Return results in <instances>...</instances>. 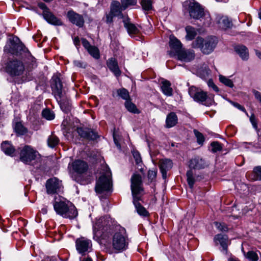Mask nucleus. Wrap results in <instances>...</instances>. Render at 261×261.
<instances>
[{
  "label": "nucleus",
  "mask_w": 261,
  "mask_h": 261,
  "mask_svg": "<svg viewBox=\"0 0 261 261\" xmlns=\"http://www.w3.org/2000/svg\"><path fill=\"white\" fill-rule=\"evenodd\" d=\"M28 59L22 61L14 59L10 60L6 67V72L12 77L21 75L24 72L29 73L34 68L37 67L35 58L29 53L27 54Z\"/></svg>",
  "instance_id": "f257e3e1"
},
{
  "label": "nucleus",
  "mask_w": 261,
  "mask_h": 261,
  "mask_svg": "<svg viewBox=\"0 0 261 261\" xmlns=\"http://www.w3.org/2000/svg\"><path fill=\"white\" fill-rule=\"evenodd\" d=\"M52 203L57 214L62 217L73 219L77 216L78 213L75 206L64 198L56 195Z\"/></svg>",
  "instance_id": "f03ea898"
},
{
  "label": "nucleus",
  "mask_w": 261,
  "mask_h": 261,
  "mask_svg": "<svg viewBox=\"0 0 261 261\" xmlns=\"http://www.w3.org/2000/svg\"><path fill=\"white\" fill-rule=\"evenodd\" d=\"M130 187L133 197V203L138 214L143 217L148 216V212L139 202L141 200V192L143 191L142 177L140 175L133 174L131 178Z\"/></svg>",
  "instance_id": "7ed1b4c3"
},
{
  "label": "nucleus",
  "mask_w": 261,
  "mask_h": 261,
  "mask_svg": "<svg viewBox=\"0 0 261 261\" xmlns=\"http://www.w3.org/2000/svg\"><path fill=\"white\" fill-rule=\"evenodd\" d=\"M190 16L194 19L201 20L204 18L205 25H209L211 18L208 12H204L202 7L195 0H189L185 2Z\"/></svg>",
  "instance_id": "20e7f679"
},
{
  "label": "nucleus",
  "mask_w": 261,
  "mask_h": 261,
  "mask_svg": "<svg viewBox=\"0 0 261 261\" xmlns=\"http://www.w3.org/2000/svg\"><path fill=\"white\" fill-rule=\"evenodd\" d=\"M218 42V38L215 36H210L205 39L198 37L193 42L192 47L200 48L203 54L208 55L213 51Z\"/></svg>",
  "instance_id": "39448f33"
},
{
  "label": "nucleus",
  "mask_w": 261,
  "mask_h": 261,
  "mask_svg": "<svg viewBox=\"0 0 261 261\" xmlns=\"http://www.w3.org/2000/svg\"><path fill=\"white\" fill-rule=\"evenodd\" d=\"M129 244V239L124 228L120 227L114 233L112 239V246L115 250L122 252L125 250Z\"/></svg>",
  "instance_id": "423d86ee"
},
{
  "label": "nucleus",
  "mask_w": 261,
  "mask_h": 261,
  "mask_svg": "<svg viewBox=\"0 0 261 261\" xmlns=\"http://www.w3.org/2000/svg\"><path fill=\"white\" fill-rule=\"evenodd\" d=\"M112 173L108 167H106V173L99 177L96 181L95 191L99 194L105 192H112Z\"/></svg>",
  "instance_id": "0eeeda50"
},
{
  "label": "nucleus",
  "mask_w": 261,
  "mask_h": 261,
  "mask_svg": "<svg viewBox=\"0 0 261 261\" xmlns=\"http://www.w3.org/2000/svg\"><path fill=\"white\" fill-rule=\"evenodd\" d=\"M189 93L194 101L205 106H211L214 102L213 95H207L206 92L194 87L189 89Z\"/></svg>",
  "instance_id": "6e6552de"
},
{
  "label": "nucleus",
  "mask_w": 261,
  "mask_h": 261,
  "mask_svg": "<svg viewBox=\"0 0 261 261\" xmlns=\"http://www.w3.org/2000/svg\"><path fill=\"white\" fill-rule=\"evenodd\" d=\"M40 156L39 152L31 145H25L19 148V160L26 165H30L32 161Z\"/></svg>",
  "instance_id": "1a4fd4ad"
},
{
  "label": "nucleus",
  "mask_w": 261,
  "mask_h": 261,
  "mask_svg": "<svg viewBox=\"0 0 261 261\" xmlns=\"http://www.w3.org/2000/svg\"><path fill=\"white\" fill-rule=\"evenodd\" d=\"M75 248L77 252L82 256L91 251L92 244L90 240L84 237L77 238L75 240Z\"/></svg>",
  "instance_id": "9d476101"
},
{
  "label": "nucleus",
  "mask_w": 261,
  "mask_h": 261,
  "mask_svg": "<svg viewBox=\"0 0 261 261\" xmlns=\"http://www.w3.org/2000/svg\"><path fill=\"white\" fill-rule=\"evenodd\" d=\"M45 187L48 194L55 195V196L61 192L63 188L62 181L56 177L50 178L47 180Z\"/></svg>",
  "instance_id": "9b49d317"
},
{
  "label": "nucleus",
  "mask_w": 261,
  "mask_h": 261,
  "mask_svg": "<svg viewBox=\"0 0 261 261\" xmlns=\"http://www.w3.org/2000/svg\"><path fill=\"white\" fill-rule=\"evenodd\" d=\"M52 93L56 100H59L63 96V85L58 74H54L50 80Z\"/></svg>",
  "instance_id": "f8f14e48"
},
{
  "label": "nucleus",
  "mask_w": 261,
  "mask_h": 261,
  "mask_svg": "<svg viewBox=\"0 0 261 261\" xmlns=\"http://www.w3.org/2000/svg\"><path fill=\"white\" fill-rule=\"evenodd\" d=\"M76 132L83 139L87 140H95L98 137L97 134L91 128L86 127H77Z\"/></svg>",
  "instance_id": "ddd939ff"
},
{
  "label": "nucleus",
  "mask_w": 261,
  "mask_h": 261,
  "mask_svg": "<svg viewBox=\"0 0 261 261\" xmlns=\"http://www.w3.org/2000/svg\"><path fill=\"white\" fill-rule=\"evenodd\" d=\"M195 56L193 50L184 48H182L175 55L177 60L185 62H189L193 60Z\"/></svg>",
  "instance_id": "4468645a"
},
{
  "label": "nucleus",
  "mask_w": 261,
  "mask_h": 261,
  "mask_svg": "<svg viewBox=\"0 0 261 261\" xmlns=\"http://www.w3.org/2000/svg\"><path fill=\"white\" fill-rule=\"evenodd\" d=\"M169 45L171 50L168 51V53L170 57H175L176 54L182 49L181 42L174 36H170Z\"/></svg>",
  "instance_id": "2eb2a0df"
},
{
  "label": "nucleus",
  "mask_w": 261,
  "mask_h": 261,
  "mask_svg": "<svg viewBox=\"0 0 261 261\" xmlns=\"http://www.w3.org/2000/svg\"><path fill=\"white\" fill-rule=\"evenodd\" d=\"M67 17L69 21L73 24L81 28L84 24V20L82 15L75 12L73 10H69L67 13Z\"/></svg>",
  "instance_id": "dca6fc26"
},
{
  "label": "nucleus",
  "mask_w": 261,
  "mask_h": 261,
  "mask_svg": "<svg viewBox=\"0 0 261 261\" xmlns=\"http://www.w3.org/2000/svg\"><path fill=\"white\" fill-rule=\"evenodd\" d=\"M42 15L44 19L49 24L57 26L63 25V22L61 19L57 17L50 11H45L44 14H42Z\"/></svg>",
  "instance_id": "f3484780"
},
{
  "label": "nucleus",
  "mask_w": 261,
  "mask_h": 261,
  "mask_svg": "<svg viewBox=\"0 0 261 261\" xmlns=\"http://www.w3.org/2000/svg\"><path fill=\"white\" fill-rule=\"evenodd\" d=\"M172 162L170 159H164L160 160L159 168L164 179L166 178L167 172L172 168Z\"/></svg>",
  "instance_id": "a211bd4d"
},
{
  "label": "nucleus",
  "mask_w": 261,
  "mask_h": 261,
  "mask_svg": "<svg viewBox=\"0 0 261 261\" xmlns=\"http://www.w3.org/2000/svg\"><path fill=\"white\" fill-rule=\"evenodd\" d=\"M71 166L73 170L78 174L85 173L88 168L87 163L81 160H77L74 161L72 163Z\"/></svg>",
  "instance_id": "6ab92c4d"
},
{
  "label": "nucleus",
  "mask_w": 261,
  "mask_h": 261,
  "mask_svg": "<svg viewBox=\"0 0 261 261\" xmlns=\"http://www.w3.org/2000/svg\"><path fill=\"white\" fill-rule=\"evenodd\" d=\"M110 227L109 220L105 217L99 219L93 226V231L95 233L96 229L101 230L102 232L107 230Z\"/></svg>",
  "instance_id": "aec40b11"
},
{
  "label": "nucleus",
  "mask_w": 261,
  "mask_h": 261,
  "mask_svg": "<svg viewBox=\"0 0 261 261\" xmlns=\"http://www.w3.org/2000/svg\"><path fill=\"white\" fill-rule=\"evenodd\" d=\"M107 65L109 70L115 76L119 77L121 75V71L118 66V62L115 58L109 59L107 62Z\"/></svg>",
  "instance_id": "412c9836"
},
{
  "label": "nucleus",
  "mask_w": 261,
  "mask_h": 261,
  "mask_svg": "<svg viewBox=\"0 0 261 261\" xmlns=\"http://www.w3.org/2000/svg\"><path fill=\"white\" fill-rule=\"evenodd\" d=\"M206 166L204 160L197 156L191 159L189 162V167L191 169H200Z\"/></svg>",
  "instance_id": "4be33fe9"
},
{
  "label": "nucleus",
  "mask_w": 261,
  "mask_h": 261,
  "mask_svg": "<svg viewBox=\"0 0 261 261\" xmlns=\"http://www.w3.org/2000/svg\"><path fill=\"white\" fill-rule=\"evenodd\" d=\"M12 46L11 47V53L12 54L15 55H22L23 53L25 54V56L27 58L28 57L27 54L29 53L30 54H31L30 52L27 51V49L22 43L12 44Z\"/></svg>",
  "instance_id": "5701e85b"
},
{
  "label": "nucleus",
  "mask_w": 261,
  "mask_h": 261,
  "mask_svg": "<svg viewBox=\"0 0 261 261\" xmlns=\"http://www.w3.org/2000/svg\"><path fill=\"white\" fill-rule=\"evenodd\" d=\"M1 148L7 155L11 156L16 155V152L14 147L8 141H4L1 144Z\"/></svg>",
  "instance_id": "b1692460"
},
{
  "label": "nucleus",
  "mask_w": 261,
  "mask_h": 261,
  "mask_svg": "<svg viewBox=\"0 0 261 261\" xmlns=\"http://www.w3.org/2000/svg\"><path fill=\"white\" fill-rule=\"evenodd\" d=\"M122 5L117 1H113L111 5L110 11L116 16L122 15V11L124 10Z\"/></svg>",
  "instance_id": "393cba45"
},
{
  "label": "nucleus",
  "mask_w": 261,
  "mask_h": 261,
  "mask_svg": "<svg viewBox=\"0 0 261 261\" xmlns=\"http://www.w3.org/2000/svg\"><path fill=\"white\" fill-rule=\"evenodd\" d=\"M235 51L239 55L240 58L246 61L249 58V53L247 48L243 45H237L234 47Z\"/></svg>",
  "instance_id": "a878e982"
},
{
  "label": "nucleus",
  "mask_w": 261,
  "mask_h": 261,
  "mask_svg": "<svg viewBox=\"0 0 261 261\" xmlns=\"http://www.w3.org/2000/svg\"><path fill=\"white\" fill-rule=\"evenodd\" d=\"M171 84L168 80H164L161 83V90L162 92L167 96H171L173 95V89Z\"/></svg>",
  "instance_id": "bb28decb"
},
{
  "label": "nucleus",
  "mask_w": 261,
  "mask_h": 261,
  "mask_svg": "<svg viewBox=\"0 0 261 261\" xmlns=\"http://www.w3.org/2000/svg\"><path fill=\"white\" fill-rule=\"evenodd\" d=\"M214 241L217 243L218 242L222 247L223 250L227 251V242L228 237L226 235L222 234H218L215 236L214 238Z\"/></svg>",
  "instance_id": "cd10ccee"
},
{
  "label": "nucleus",
  "mask_w": 261,
  "mask_h": 261,
  "mask_svg": "<svg viewBox=\"0 0 261 261\" xmlns=\"http://www.w3.org/2000/svg\"><path fill=\"white\" fill-rule=\"evenodd\" d=\"M178 121V118L174 112H170L166 117V125L168 128L172 127L175 126Z\"/></svg>",
  "instance_id": "c85d7f7f"
},
{
  "label": "nucleus",
  "mask_w": 261,
  "mask_h": 261,
  "mask_svg": "<svg viewBox=\"0 0 261 261\" xmlns=\"http://www.w3.org/2000/svg\"><path fill=\"white\" fill-rule=\"evenodd\" d=\"M124 26L126 29L128 33L130 35H135L139 33L138 28L133 23L128 21V19L123 20Z\"/></svg>",
  "instance_id": "c756f323"
},
{
  "label": "nucleus",
  "mask_w": 261,
  "mask_h": 261,
  "mask_svg": "<svg viewBox=\"0 0 261 261\" xmlns=\"http://www.w3.org/2000/svg\"><path fill=\"white\" fill-rule=\"evenodd\" d=\"M62 110L65 113H68L71 109V103L69 100H65L62 97H61L60 100H57Z\"/></svg>",
  "instance_id": "7c9ffc66"
},
{
  "label": "nucleus",
  "mask_w": 261,
  "mask_h": 261,
  "mask_svg": "<svg viewBox=\"0 0 261 261\" xmlns=\"http://www.w3.org/2000/svg\"><path fill=\"white\" fill-rule=\"evenodd\" d=\"M185 30L187 33L186 36L187 40L190 41L193 40L197 35L196 29L191 26L189 25L186 27Z\"/></svg>",
  "instance_id": "2f4dec72"
},
{
  "label": "nucleus",
  "mask_w": 261,
  "mask_h": 261,
  "mask_svg": "<svg viewBox=\"0 0 261 261\" xmlns=\"http://www.w3.org/2000/svg\"><path fill=\"white\" fill-rule=\"evenodd\" d=\"M14 129L15 132L19 135H24L27 132V129L20 122H17L16 123Z\"/></svg>",
  "instance_id": "473e14b6"
},
{
  "label": "nucleus",
  "mask_w": 261,
  "mask_h": 261,
  "mask_svg": "<svg viewBox=\"0 0 261 261\" xmlns=\"http://www.w3.org/2000/svg\"><path fill=\"white\" fill-rule=\"evenodd\" d=\"M59 142V138L54 134H51L47 139V144L49 147L54 148L57 146Z\"/></svg>",
  "instance_id": "72a5a7b5"
},
{
  "label": "nucleus",
  "mask_w": 261,
  "mask_h": 261,
  "mask_svg": "<svg viewBox=\"0 0 261 261\" xmlns=\"http://www.w3.org/2000/svg\"><path fill=\"white\" fill-rule=\"evenodd\" d=\"M125 107L128 111L134 114H139V110L137 108L136 105L130 101L129 100L125 102Z\"/></svg>",
  "instance_id": "f704fd0d"
},
{
  "label": "nucleus",
  "mask_w": 261,
  "mask_h": 261,
  "mask_svg": "<svg viewBox=\"0 0 261 261\" xmlns=\"http://www.w3.org/2000/svg\"><path fill=\"white\" fill-rule=\"evenodd\" d=\"M187 182L191 189L193 188L195 184V178L192 170H189L187 172Z\"/></svg>",
  "instance_id": "c9c22d12"
},
{
  "label": "nucleus",
  "mask_w": 261,
  "mask_h": 261,
  "mask_svg": "<svg viewBox=\"0 0 261 261\" xmlns=\"http://www.w3.org/2000/svg\"><path fill=\"white\" fill-rule=\"evenodd\" d=\"M87 51L94 59H98L100 58L99 51L97 47L92 46Z\"/></svg>",
  "instance_id": "e433bc0d"
},
{
  "label": "nucleus",
  "mask_w": 261,
  "mask_h": 261,
  "mask_svg": "<svg viewBox=\"0 0 261 261\" xmlns=\"http://www.w3.org/2000/svg\"><path fill=\"white\" fill-rule=\"evenodd\" d=\"M42 115L44 118L48 120H53L55 117L54 113L48 109L43 110Z\"/></svg>",
  "instance_id": "4c0bfd02"
},
{
  "label": "nucleus",
  "mask_w": 261,
  "mask_h": 261,
  "mask_svg": "<svg viewBox=\"0 0 261 261\" xmlns=\"http://www.w3.org/2000/svg\"><path fill=\"white\" fill-rule=\"evenodd\" d=\"M118 95L122 99L127 101L129 100L128 91L125 88L119 89L117 90Z\"/></svg>",
  "instance_id": "58836bf2"
},
{
  "label": "nucleus",
  "mask_w": 261,
  "mask_h": 261,
  "mask_svg": "<svg viewBox=\"0 0 261 261\" xmlns=\"http://www.w3.org/2000/svg\"><path fill=\"white\" fill-rule=\"evenodd\" d=\"M219 23L221 24V27L225 29L230 28L232 25V22L226 17H222Z\"/></svg>",
  "instance_id": "ea45409f"
},
{
  "label": "nucleus",
  "mask_w": 261,
  "mask_h": 261,
  "mask_svg": "<svg viewBox=\"0 0 261 261\" xmlns=\"http://www.w3.org/2000/svg\"><path fill=\"white\" fill-rule=\"evenodd\" d=\"M211 151L213 153L221 151L222 149V146L220 143L218 141H214L211 143Z\"/></svg>",
  "instance_id": "a19ab883"
},
{
  "label": "nucleus",
  "mask_w": 261,
  "mask_h": 261,
  "mask_svg": "<svg viewBox=\"0 0 261 261\" xmlns=\"http://www.w3.org/2000/svg\"><path fill=\"white\" fill-rule=\"evenodd\" d=\"M219 80L222 83H223L226 86H228L230 88H232L233 87V84L232 81L229 79L224 76L221 75H220Z\"/></svg>",
  "instance_id": "79ce46f5"
},
{
  "label": "nucleus",
  "mask_w": 261,
  "mask_h": 261,
  "mask_svg": "<svg viewBox=\"0 0 261 261\" xmlns=\"http://www.w3.org/2000/svg\"><path fill=\"white\" fill-rule=\"evenodd\" d=\"M194 133L196 137L197 142L199 144L202 145L204 142L205 138L202 133L199 132L196 129L194 130Z\"/></svg>",
  "instance_id": "37998d69"
},
{
  "label": "nucleus",
  "mask_w": 261,
  "mask_h": 261,
  "mask_svg": "<svg viewBox=\"0 0 261 261\" xmlns=\"http://www.w3.org/2000/svg\"><path fill=\"white\" fill-rule=\"evenodd\" d=\"M254 178L256 180H261V166H256L253 168Z\"/></svg>",
  "instance_id": "c03bdc74"
},
{
  "label": "nucleus",
  "mask_w": 261,
  "mask_h": 261,
  "mask_svg": "<svg viewBox=\"0 0 261 261\" xmlns=\"http://www.w3.org/2000/svg\"><path fill=\"white\" fill-rule=\"evenodd\" d=\"M141 4L143 10L149 11L152 9V2L151 0H142Z\"/></svg>",
  "instance_id": "a18cd8bd"
},
{
  "label": "nucleus",
  "mask_w": 261,
  "mask_h": 261,
  "mask_svg": "<svg viewBox=\"0 0 261 261\" xmlns=\"http://www.w3.org/2000/svg\"><path fill=\"white\" fill-rule=\"evenodd\" d=\"M245 256L250 261H257L258 256L257 254L253 251H248Z\"/></svg>",
  "instance_id": "49530a36"
},
{
  "label": "nucleus",
  "mask_w": 261,
  "mask_h": 261,
  "mask_svg": "<svg viewBox=\"0 0 261 261\" xmlns=\"http://www.w3.org/2000/svg\"><path fill=\"white\" fill-rule=\"evenodd\" d=\"M121 4L125 10L129 6H134L137 4V0H121Z\"/></svg>",
  "instance_id": "de8ad7c7"
},
{
  "label": "nucleus",
  "mask_w": 261,
  "mask_h": 261,
  "mask_svg": "<svg viewBox=\"0 0 261 261\" xmlns=\"http://www.w3.org/2000/svg\"><path fill=\"white\" fill-rule=\"evenodd\" d=\"M214 224L217 229L220 231H226L228 230V227L227 225L224 223L215 222Z\"/></svg>",
  "instance_id": "09e8293b"
},
{
  "label": "nucleus",
  "mask_w": 261,
  "mask_h": 261,
  "mask_svg": "<svg viewBox=\"0 0 261 261\" xmlns=\"http://www.w3.org/2000/svg\"><path fill=\"white\" fill-rule=\"evenodd\" d=\"M133 155L135 159L136 164L139 165L142 163V159L140 153L138 151H134L133 152Z\"/></svg>",
  "instance_id": "8fccbe9b"
},
{
  "label": "nucleus",
  "mask_w": 261,
  "mask_h": 261,
  "mask_svg": "<svg viewBox=\"0 0 261 261\" xmlns=\"http://www.w3.org/2000/svg\"><path fill=\"white\" fill-rule=\"evenodd\" d=\"M156 176V172L153 170H149L148 172V178L150 182L154 180Z\"/></svg>",
  "instance_id": "3c124183"
},
{
  "label": "nucleus",
  "mask_w": 261,
  "mask_h": 261,
  "mask_svg": "<svg viewBox=\"0 0 261 261\" xmlns=\"http://www.w3.org/2000/svg\"><path fill=\"white\" fill-rule=\"evenodd\" d=\"M74 65L79 68H85L87 66V64L80 60H75L73 61Z\"/></svg>",
  "instance_id": "603ef678"
},
{
  "label": "nucleus",
  "mask_w": 261,
  "mask_h": 261,
  "mask_svg": "<svg viewBox=\"0 0 261 261\" xmlns=\"http://www.w3.org/2000/svg\"><path fill=\"white\" fill-rule=\"evenodd\" d=\"M116 16L113 13H112L111 12H109V13L106 14V21L107 23H111L113 22V18L114 17Z\"/></svg>",
  "instance_id": "864d4df0"
},
{
  "label": "nucleus",
  "mask_w": 261,
  "mask_h": 261,
  "mask_svg": "<svg viewBox=\"0 0 261 261\" xmlns=\"http://www.w3.org/2000/svg\"><path fill=\"white\" fill-rule=\"evenodd\" d=\"M250 121L254 129L256 130L257 129V120L256 119L255 116L252 114L250 117Z\"/></svg>",
  "instance_id": "5fc2aeb1"
},
{
  "label": "nucleus",
  "mask_w": 261,
  "mask_h": 261,
  "mask_svg": "<svg viewBox=\"0 0 261 261\" xmlns=\"http://www.w3.org/2000/svg\"><path fill=\"white\" fill-rule=\"evenodd\" d=\"M82 43L84 48L88 50L92 45H91L89 42L85 38L82 39Z\"/></svg>",
  "instance_id": "6e6d98bb"
},
{
  "label": "nucleus",
  "mask_w": 261,
  "mask_h": 261,
  "mask_svg": "<svg viewBox=\"0 0 261 261\" xmlns=\"http://www.w3.org/2000/svg\"><path fill=\"white\" fill-rule=\"evenodd\" d=\"M231 103L234 107H236V108L238 109L239 110H240V111H242V112H245V113H247V112L245 109V108L241 106V105H240L239 103H237V102H232V101H231Z\"/></svg>",
  "instance_id": "4d7b16f0"
},
{
  "label": "nucleus",
  "mask_w": 261,
  "mask_h": 261,
  "mask_svg": "<svg viewBox=\"0 0 261 261\" xmlns=\"http://www.w3.org/2000/svg\"><path fill=\"white\" fill-rule=\"evenodd\" d=\"M207 85L209 87H211L213 88V89L216 91L218 92L219 91V88L214 83L213 81L212 80H208L207 82Z\"/></svg>",
  "instance_id": "13d9d810"
},
{
  "label": "nucleus",
  "mask_w": 261,
  "mask_h": 261,
  "mask_svg": "<svg viewBox=\"0 0 261 261\" xmlns=\"http://www.w3.org/2000/svg\"><path fill=\"white\" fill-rule=\"evenodd\" d=\"M38 6L42 10H43V13L42 14H44V13L45 12V11H50L48 9V8L47 7L46 5L42 3V2H40L38 4Z\"/></svg>",
  "instance_id": "bf43d9fd"
},
{
  "label": "nucleus",
  "mask_w": 261,
  "mask_h": 261,
  "mask_svg": "<svg viewBox=\"0 0 261 261\" xmlns=\"http://www.w3.org/2000/svg\"><path fill=\"white\" fill-rule=\"evenodd\" d=\"M253 93L255 96V98L261 103V92L254 90Z\"/></svg>",
  "instance_id": "052dcab7"
},
{
  "label": "nucleus",
  "mask_w": 261,
  "mask_h": 261,
  "mask_svg": "<svg viewBox=\"0 0 261 261\" xmlns=\"http://www.w3.org/2000/svg\"><path fill=\"white\" fill-rule=\"evenodd\" d=\"M80 261H92V259L89 256H82L80 257Z\"/></svg>",
  "instance_id": "680f3d73"
},
{
  "label": "nucleus",
  "mask_w": 261,
  "mask_h": 261,
  "mask_svg": "<svg viewBox=\"0 0 261 261\" xmlns=\"http://www.w3.org/2000/svg\"><path fill=\"white\" fill-rule=\"evenodd\" d=\"M255 146L256 148L261 149V135L259 136L258 139V142L255 144Z\"/></svg>",
  "instance_id": "e2e57ef3"
},
{
  "label": "nucleus",
  "mask_w": 261,
  "mask_h": 261,
  "mask_svg": "<svg viewBox=\"0 0 261 261\" xmlns=\"http://www.w3.org/2000/svg\"><path fill=\"white\" fill-rule=\"evenodd\" d=\"M73 42L74 45L77 47V46L80 45V40L78 37H75L73 39Z\"/></svg>",
  "instance_id": "0e129e2a"
},
{
  "label": "nucleus",
  "mask_w": 261,
  "mask_h": 261,
  "mask_svg": "<svg viewBox=\"0 0 261 261\" xmlns=\"http://www.w3.org/2000/svg\"><path fill=\"white\" fill-rule=\"evenodd\" d=\"M113 138H114V141L115 145L117 146V147L119 149H120L121 145H120V143L118 142V140L116 139V138H115V137L114 136H113Z\"/></svg>",
  "instance_id": "69168bd1"
},
{
  "label": "nucleus",
  "mask_w": 261,
  "mask_h": 261,
  "mask_svg": "<svg viewBox=\"0 0 261 261\" xmlns=\"http://www.w3.org/2000/svg\"><path fill=\"white\" fill-rule=\"evenodd\" d=\"M228 261H240L238 258L236 257H230L228 259Z\"/></svg>",
  "instance_id": "338daca9"
},
{
  "label": "nucleus",
  "mask_w": 261,
  "mask_h": 261,
  "mask_svg": "<svg viewBox=\"0 0 261 261\" xmlns=\"http://www.w3.org/2000/svg\"><path fill=\"white\" fill-rule=\"evenodd\" d=\"M256 55L258 57V58L261 59V52L256 50Z\"/></svg>",
  "instance_id": "774afa93"
}]
</instances>
